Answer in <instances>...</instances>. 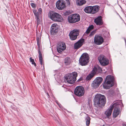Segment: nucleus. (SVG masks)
<instances>
[{
  "instance_id": "19",
  "label": "nucleus",
  "mask_w": 126,
  "mask_h": 126,
  "mask_svg": "<svg viewBox=\"0 0 126 126\" xmlns=\"http://www.w3.org/2000/svg\"><path fill=\"white\" fill-rule=\"evenodd\" d=\"M113 85V84H112L107 82L104 81L103 85L104 88L105 89H109Z\"/></svg>"
},
{
  "instance_id": "7",
  "label": "nucleus",
  "mask_w": 126,
  "mask_h": 126,
  "mask_svg": "<svg viewBox=\"0 0 126 126\" xmlns=\"http://www.w3.org/2000/svg\"><path fill=\"white\" fill-rule=\"evenodd\" d=\"M84 93V88L81 86L76 87L74 91L75 94L78 96H81L83 95Z\"/></svg>"
},
{
  "instance_id": "3",
  "label": "nucleus",
  "mask_w": 126,
  "mask_h": 126,
  "mask_svg": "<svg viewBox=\"0 0 126 126\" xmlns=\"http://www.w3.org/2000/svg\"><path fill=\"white\" fill-rule=\"evenodd\" d=\"M89 56L86 53H83L80 57L79 60V63L81 65H86L89 62Z\"/></svg>"
},
{
  "instance_id": "37",
  "label": "nucleus",
  "mask_w": 126,
  "mask_h": 126,
  "mask_svg": "<svg viewBox=\"0 0 126 126\" xmlns=\"http://www.w3.org/2000/svg\"><path fill=\"white\" fill-rule=\"evenodd\" d=\"M69 13V12L68 11H66L65 13V14L66 15H68Z\"/></svg>"
},
{
  "instance_id": "38",
  "label": "nucleus",
  "mask_w": 126,
  "mask_h": 126,
  "mask_svg": "<svg viewBox=\"0 0 126 126\" xmlns=\"http://www.w3.org/2000/svg\"><path fill=\"white\" fill-rule=\"evenodd\" d=\"M33 11L34 14H35L37 12H36L35 10Z\"/></svg>"
},
{
  "instance_id": "21",
  "label": "nucleus",
  "mask_w": 126,
  "mask_h": 126,
  "mask_svg": "<svg viewBox=\"0 0 126 126\" xmlns=\"http://www.w3.org/2000/svg\"><path fill=\"white\" fill-rule=\"evenodd\" d=\"M69 33L71 34V36H73V35H76V36L77 37V36L79 34V30H78L75 29L70 32Z\"/></svg>"
},
{
  "instance_id": "31",
  "label": "nucleus",
  "mask_w": 126,
  "mask_h": 126,
  "mask_svg": "<svg viewBox=\"0 0 126 126\" xmlns=\"http://www.w3.org/2000/svg\"><path fill=\"white\" fill-rule=\"evenodd\" d=\"M37 20V26L40 23V19L39 18V17L36 18Z\"/></svg>"
},
{
  "instance_id": "24",
  "label": "nucleus",
  "mask_w": 126,
  "mask_h": 126,
  "mask_svg": "<svg viewBox=\"0 0 126 126\" xmlns=\"http://www.w3.org/2000/svg\"><path fill=\"white\" fill-rule=\"evenodd\" d=\"M76 2L77 5L81 6L85 4L86 1L85 0H76Z\"/></svg>"
},
{
  "instance_id": "17",
  "label": "nucleus",
  "mask_w": 126,
  "mask_h": 126,
  "mask_svg": "<svg viewBox=\"0 0 126 126\" xmlns=\"http://www.w3.org/2000/svg\"><path fill=\"white\" fill-rule=\"evenodd\" d=\"M94 22L97 25H101L103 24L102 17L99 16L95 19Z\"/></svg>"
},
{
  "instance_id": "35",
  "label": "nucleus",
  "mask_w": 126,
  "mask_h": 126,
  "mask_svg": "<svg viewBox=\"0 0 126 126\" xmlns=\"http://www.w3.org/2000/svg\"><path fill=\"white\" fill-rule=\"evenodd\" d=\"M67 4L68 5H70V2L69 0H65Z\"/></svg>"
},
{
  "instance_id": "25",
  "label": "nucleus",
  "mask_w": 126,
  "mask_h": 126,
  "mask_svg": "<svg viewBox=\"0 0 126 126\" xmlns=\"http://www.w3.org/2000/svg\"><path fill=\"white\" fill-rule=\"evenodd\" d=\"M71 60L70 58L66 57L64 60V63L65 65H68L70 64Z\"/></svg>"
},
{
  "instance_id": "12",
  "label": "nucleus",
  "mask_w": 126,
  "mask_h": 126,
  "mask_svg": "<svg viewBox=\"0 0 126 126\" xmlns=\"http://www.w3.org/2000/svg\"><path fill=\"white\" fill-rule=\"evenodd\" d=\"M58 31L57 25L56 23H54L52 24L50 30V33L51 35H54Z\"/></svg>"
},
{
  "instance_id": "14",
  "label": "nucleus",
  "mask_w": 126,
  "mask_h": 126,
  "mask_svg": "<svg viewBox=\"0 0 126 126\" xmlns=\"http://www.w3.org/2000/svg\"><path fill=\"white\" fill-rule=\"evenodd\" d=\"M116 103H114L105 112V114L107 117H108L110 116L111 114L113 108L116 105Z\"/></svg>"
},
{
  "instance_id": "39",
  "label": "nucleus",
  "mask_w": 126,
  "mask_h": 126,
  "mask_svg": "<svg viewBox=\"0 0 126 126\" xmlns=\"http://www.w3.org/2000/svg\"><path fill=\"white\" fill-rule=\"evenodd\" d=\"M81 79H79L78 80V82H79V81H81Z\"/></svg>"
},
{
  "instance_id": "34",
  "label": "nucleus",
  "mask_w": 126,
  "mask_h": 126,
  "mask_svg": "<svg viewBox=\"0 0 126 126\" xmlns=\"http://www.w3.org/2000/svg\"><path fill=\"white\" fill-rule=\"evenodd\" d=\"M95 33V31H93L91 33H90L89 36H92L93 35H94Z\"/></svg>"
},
{
  "instance_id": "43",
  "label": "nucleus",
  "mask_w": 126,
  "mask_h": 126,
  "mask_svg": "<svg viewBox=\"0 0 126 126\" xmlns=\"http://www.w3.org/2000/svg\"><path fill=\"white\" fill-rule=\"evenodd\" d=\"M48 93H47V94L48 95Z\"/></svg>"
},
{
  "instance_id": "29",
  "label": "nucleus",
  "mask_w": 126,
  "mask_h": 126,
  "mask_svg": "<svg viewBox=\"0 0 126 126\" xmlns=\"http://www.w3.org/2000/svg\"><path fill=\"white\" fill-rule=\"evenodd\" d=\"M71 34L69 33V35L70 36V39L72 40H75L77 38V37L76 36V35H73L72 36H71Z\"/></svg>"
},
{
  "instance_id": "44",
  "label": "nucleus",
  "mask_w": 126,
  "mask_h": 126,
  "mask_svg": "<svg viewBox=\"0 0 126 126\" xmlns=\"http://www.w3.org/2000/svg\"><path fill=\"white\" fill-rule=\"evenodd\" d=\"M37 43H38V41L37 39Z\"/></svg>"
},
{
  "instance_id": "2",
  "label": "nucleus",
  "mask_w": 126,
  "mask_h": 126,
  "mask_svg": "<svg viewBox=\"0 0 126 126\" xmlns=\"http://www.w3.org/2000/svg\"><path fill=\"white\" fill-rule=\"evenodd\" d=\"M48 16L52 20L56 22H60L63 20L61 15L54 11H50Z\"/></svg>"
},
{
  "instance_id": "9",
  "label": "nucleus",
  "mask_w": 126,
  "mask_h": 126,
  "mask_svg": "<svg viewBox=\"0 0 126 126\" xmlns=\"http://www.w3.org/2000/svg\"><path fill=\"white\" fill-rule=\"evenodd\" d=\"M57 8L60 10H62L66 7L65 1L63 0H59L56 3Z\"/></svg>"
},
{
  "instance_id": "32",
  "label": "nucleus",
  "mask_w": 126,
  "mask_h": 126,
  "mask_svg": "<svg viewBox=\"0 0 126 126\" xmlns=\"http://www.w3.org/2000/svg\"><path fill=\"white\" fill-rule=\"evenodd\" d=\"M32 6L33 8H35L36 7V5L35 4L33 3H31L30 4Z\"/></svg>"
},
{
  "instance_id": "42",
  "label": "nucleus",
  "mask_w": 126,
  "mask_h": 126,
  "mask_svg": "<svg viewBox=\"0 0 126 126\" xmlns=\"http://www.w3.org/2000/svg\"><path fill=\"white\" fill-rule=\"evenodd\" d=\"M125 42H126V40H125Z\"/></svg>"
},
{
  "instance_id": "8",
  "label": "nucleus",
  "mask_w": 126,
  "mask_h": 126,
  "mask_svg": "<svg viewBox=\"0 0 126 126\" xmlns=\"http://www.w3.org/2000/svg\"><path fill=\"white\" fill-rule=\"evenodd\" d=\"M100 63L102 65H106L109 63L108 60L103 55H101L98 58Z\"/></svg>"
},
{
  "instance_id": "6",
  "label": "nucleus",
  "mask_w": 126,
  "mask_h": 126,
  "mask_svg": "<svg viewBox=\"0 0 126 126\" xmlns=\"http://www.w3.org/2000/svg\"><path fill=\"white\" fill-rule=\"evenodd\" d=\"M103 79L100 77H97L93 81L91 86L93 88L95 89L98 87L103 81Z\"/></svg>"
},
{
  "instance_id": "11",
  "label": "nucleus",
  "mask_w": 126,
  "mask_h": 126,
  "mask_svg": "<svg viewBox=\"0 0 126 126\" xmlns=\"http://www.w3.org/2000/svg\"><path fill=\"white\" fill-rule=\"evenodd\" d=\"M94 42L96 44L99 45L101 44L103 42V39L100 36L95 35L94 38Z\"/></svg>"
},
{
  "instance_id": "23",
  "label": "nucleus",
  "mask_w": 126,
  "mask_h": 126,
  "mask_svg": "<svg viewBox=\"0 0 126 126\" xmlns=\"http://www.w3.org/2000/svg\"><path fill=\"white\" fill-rule=\"evenodd\" d=\"M38 53L39 54L38 56L39 60L41 64L42 65L43 64V58L42 54L41 53L40 49H38Z\"/></svg>"
},
{
  "instance_id": "33",
  "label": "nucleus",
  "mask_w": 126,
  "mask_h": 126,
  "mask_svg": "<svg viewBox=\"0 0 126 126\" xmlns=\"http://www.w3.org/2000/svg\"><path fill=\"white\" fill-rule=\"evenodd\" d=\"M34 15L35 16L36 18L39 17V13L38 12H37Z\"/></svg>"
},
{
  "instance_id": "15",
  "label": "nucleus",
  "mask_w": 126,
  "mask_h": 126,
  "mask_svg": "<svg viewBox=\"0 0 126 126\" xmlns=\"http://www.w3.org/2000/svg\"><path fill=\"white\" fill-rule=\"evenodd\" d=\"M115 108L113 110V116L114 118H116L119 114L120 111L119 107L117 105L116 103V105L114 107Z\"/></svg>"
},
{
  "instance_id": "26",
  "label": "nucleus",
  "mask_w": 126,
  "mask_h": 126,
  "mask_svg": "<svg viewBox=\"0 0 126 126\" xmlns=\"http://www.w3.org/2000/svg\"><path fill=\"white\" fill-rule=\"evenodd\" d=\"M94 73L93 72H92V73H91L87 76L86 78V80H90L94 77Z\"/></svg>"
},
{
  "instance_id": "16",
  "label": "nucleus",
  "mask_w": 126,
  "mask_h": 126,
  "mask_svg": "<svg viewBox=\"0 0 126 126\" xmlns=\"http://www.w3.org/2000/svg\"><path fill=\"white\" fill-rule=\"evenodd\" d=\"M114 80L113 77L111 75H109L107 76L105 81L108 83L113 84V81Z\"/></svg>"
},
{
  "instance_id": "1",
  "label": "nucleus",
  "mask_w": 126,
  "mask_h": 126,
  "mask_svg": "<svg viewBox=\"0 0 126 126\" xmlns=\"http://www.w3.org/2000/svg\"><path fill=\"white\" fill-rule=\"evenodd\" d=\"M94 104L97 108L103 107L106 103V99L105 96L100 94L95 95L94 99Z\"/></svg>"
},
{
  "instance_id": "36",
  "label": "nucleus",
  "mask_w": 126,
  "mask_h": 126,
  "mask_svg": "<svg viewBox=\"0 0 126 126\" xmlns=\"http://www.w3.org/2000/svg\"><path fill=\"white\" fill-rule=\"evenodd\" d=\"M38 11H39V12L41 13L42 12V9L41 8H40L38 9Z\"/></svg>"
},
{
  "instance_id": "5",
  "label": "nucleus",
  "mask_w": 126,
  "mask_h": 126,
  "mask_svg": "<svg viewBox=\"0 0 126 126\" xmlns=\"http://www.w3.org/2000/svg\"><path fill=\"white\" fill-rule=\"evenodd\" d=\"M68 19L69 23H73L79 21L80 19V17L78 14H76L69 16Z\"/></svg>"
},
{
  "instance_id": "10",
  "label": "nucleus",
  "mask_w": 126,
  "mask_h": 126,
  "mask_svg": "<svg viewBox=\"0 0 126 126\" xmlns=\"http://www.w3.org/2000/svg\"><path fill=\"white\" fill-rule=\"evenodd\" d=\"M66 48L65 44L62 42H59L58 45L57 50L60 53H61L62 51L65 50Z\"/></svg>"
},
{
  "instance_id": "4",
  "label": "nucleus",
  "mask_w": 126,
  "mask_h": 126,
  "mask_svg": "<svg viewBox=\"0 0 126 126\" xmlns=\"http://www.w3.org/2000/svg\"><path fill=\"white\" fill-rule=\"evenodd\" d=\"M77 76V73L74 72L69 74L65 77V78L68 83L70 84H72L74 83L76 80Z\"/></svg>"
},
{
  "instance_id": "30",
  "label": "nucleus",
  "mask_w": 126,
  "mask_h": 126,
  "mask_svg": "<svg viewBox=\"0 0 126 126\" xmlns=\"http://www.w3.org/2000/svg\"><path fill=\"white\" fill-rule=\"evenodd\" d=\"M30 62H32V64L34 65V66H36V64L34 61V60L33 59H32L31 57L30 58Z\"/></svg>"
},
{
  "instance_id": "27",
  "label": "nucleus",
  "mask_w": 126,
  "mask_h": 126,
  "mask_svg": "<svg viewBox=\"0 0 126 126\" xmlns=\"http://www.w3.org/2000/svg\"><path fill=\"white\" fill-rule=\"evenodd\" d=\"M94 26L93 25L90 26L86 31L85 33L87 34L89 33L91 30L94 29Z\"/></svg>"
},
{
  "instance_id": "20",
  "label": "nucleus",
  "mask_w": 126,
  "mask_h": 126,
  "mask_svg": "<svg viewBox=\"0 0 126 126\" xmlns=\"http://www.w3.org/2000/svg\"><path fill=\"white\" fill-rule=\"evenodd\" d=\"M100 7L98 6H92V14H94L97 12L99 10Z\"/></svg>"
},
{
  "instance_id": "13",
  "label": "nucleus",
  "mask_w": 126,
  "mask_h": 126,
  "mask_svg": "<svg viewBox=\"0 0 126 126\" xmlns=\"http://www.w3.org/2000/svg\"><path fill=\"white\" fill-rule=\"evenodd\" d=\"M84 40V39H81L76 42L74 45L75 49H78L81 47L83 44Z\"/></svg>"
},
{
  "instance_id": "28",
  "label": "nucleus",
  "mask_w": 126,
  "mask_h": 126,
  "mask_svg": "<svg viewBox=\"0 0 126 126\" xmlns=\"http://www.w3.org/2000/svg\"><path fill=\"white\" fill-rule=\"evenodd\" d=\"M90 117L88 116L86 117L85 120L86 121V125L87 126H89L90 123Z\"/></svg>"
},
{
  "instance_id": "41",
  "label": "nucleus",
  "mask_w": 126,
  "mask_h": 126,
  "mask_svg": "<svg viewBox=\"0 0 126 126\" xmlns=\"http://www.w3.org/2000/svg\"><path fill=\"white\" fill-rule=\"evenodd\" d=\"M102 126H106V125H103Z\"/></svg>"
},
{
  "instance_id": "40",
  "label": "nucleus",
  "mask_w": 126,
  "mask_h": 126,
  "mask_svg": "<svg viewBox=\"0 0 126 126\" xmlns=\"http://www.w3.org/2000/svg\"><path fill=\"white\" fill-rule=\"evenodd\" d=\"M123 126H126V124H123Z\"/></svg>"
},
{
  "instance_id": "22",
  "label": "nucleus",
  "mask_w": 126,
  "mask_h": 126,
  "mask_svg": "<svg viewBox=\"0 0 126 126\" xmlns=\"http://www.w3.org/2000/svg\"><path fill=\"white\" fill-rule=\"evenodd\" d=\"M92 6H89L86 7L84 9L85 12L88 13L92 14Z\"/></svg>"
},
{
  "instance_id": "18",
  "label": "nucleus",
  "mask_w": 126,
  "mask_h": 126,
  "mask_svg": "<svg viewBox=\"0 0 126 126\" xmlns=\"http://www.w3.org/2000/svg\"><path fill=\"white\" fill-rule=\"evenodd\" d=\"M102 71L101 68L98 66L96 67H94L93 69L92 72H93L95 74L101 73Z\"/></svg>"
}]
</instances>
